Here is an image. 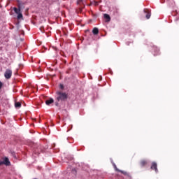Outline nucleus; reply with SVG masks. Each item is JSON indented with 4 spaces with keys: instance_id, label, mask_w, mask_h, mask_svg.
Masks as SVG:
<instances>
[{
    "instance_id": "obj_1",
    "label": "nucleus",
    "mask_w": 179,
    "mask_h": 179,
    "mask_svg": "<svg viewBox=\"0 0 179 179\" xmlns=\"http://www.w3.org/2000/svg\"><path fill=\"white\" fill-rule=\"evenodd\" d=\"M56 100L55 106L58 107L59 106V101H66L68 100V94L66 92H64L62 91H57L56 92Z\"/></svg>"
},
{
    "instance_id": "obj_2",
    "label": "nucleus",
    "mask_w": 179,
    "mask_h": 179,
    "mask_svg": "<svg viewBox=\"0 0 179 179\" xmlns=\"http://www.w3.org/2000/svg\"><path fill=\"white\" fill-rule=\"evenodd\" d=\"M4 77L6 79H10V78H12V70L6 69L4 73Z\"/></svg>"
},
{
    "instance_id": "obj_3",
    "label": "nucleus",
    "mask_w": 179,
    "mask_h": 179,
    "mask_svg": "<svg viewBox=\"0 0 179 179\" xmlns=\"http://www.w3.org/2000/svg\"><path fill=\"white\" fill-rule=\"evenodd\" d=\"M151 170H155V173H158L157 164L156 162H152L150 167Z\"/></svg>"
},
{
    "instance_id": "obj_4",
    "label": "nucleus",
    "mask_w": 179,
    "mask_h": 179,
    "mask_svg": "<svg viewBox=\"0 0 179 179\" xmlns=\"http://www.w3.org/2000/svg\"><path fill=\"white\" fill-rule=\"evenodd\" d=\"M3 164H5V166H10V162L9 161V158L5 157L3 161Z\"/></svg>"
},
{
    "instance_id": "obj_5",
    "label": "nucleus",
    "mask_w": 179,
    "mask_h": 179,
    "mask_svg": "<svg viewBox=\"0 0 179 179\" xmlns=\"http://www.w3.org/2000/svg\"><path fill=\"white\" fill-rule=\"evenodd\" d=\"M54 103V99L50 98V99H48L45 101L46 106H50V104H52Z\"/></svg>"
},
{
    "instance_id": "obj_6",
    "label": "nucleus",
    "mask_w": 179,
    "mask_h": 179,
    "mask_svg": "<svg viewBox=\"0 0 179 179\" xmlns=\"http://www.w3.org/2000/svg\"><path fill=\"white\" fill-rule=\"evenodd\" d=\"M13 10L15 12V13H16L17 15H19V13H20V5H18V8L16 7H14Z\"/></svg>"
},
{
    "instance_id": "obj_7",
    "label": "nucleus",
    "mask_w": 179,
    "mask_h": 179,
    "mask_svg": "<svg viewBox=\"0 0 179 179\" xmlns=\"http://www.w3.org/2000/svg\"><path fill=\"white\" fill-rule=\"evenodd\" d=\"M146 164H148V161L143 159L140 162V166L141 167H145V166H146Z\"/></svg>"
},
{
    "instance_id": "obj_8",
    "label": "nucleus",
    "mask_w": 179,
    "mask_h": 179,
    "mask_svg": "<svg viewBox=\"0 0 179 179\" xmlns=\"http://www.w3.org/2000/svg\"><path fill=\"white\" fill-rule=\"evenodd\" d=\"M115 169L116 171H118L119 173H121L122 174H124V176H128V173H127L126 171H121V170L118 169L117 166H115Z\"/></svg>"
},
{
    "instance_id": "obj_9",
    "label": "nucleus",
    "mask_w": 179,
    "mask_h": 179,
    "mask_svg": "<svg viewBox=\"0 0 179 179\" xmlns=\"http://www.w3.org/2000/svg\"><path fill=\"white\" fill-rule=\"evenodd\" d=\"M103 17L104 19H106L107 22H110V20H111V17H110V15L108 14H104Z\"/></svg>"
},
{
    "instance_id": "obj_10",
    "label": "nucleus",
    "mask_w": 179,
    "mask_h": 179,
    "mask_svg": "<svg viewBox=\"0 0 179 179\" xmlns=\"http://www.w3.org/2000/svg\"><path fill=\"white\" fill-rule=\"evenodd\" d=\"M92 33L93 34H94L95 36L99 34V29L98 28H94L92 30Z\"/></svg>"
},
{
    "instance_id": "obj_11",
    "label": "nucleus",
    "mask_w": 179,
    "mask_h": 179,
    "mask_svg": "<svg viewBox=\"0 0 179 179\" xmlns=\"http://www.w3.org/2000/svg\"><path fill=\"white\" fill-rule=\"evenodd\" d=\"M15 107L16 108H20V107H22V103H20V102H16V103H15Z\"/></svg>"
},
{
    "instance_id": "obj_12",
    "label": "nucleus",
    "mask_w": 179,
    "mask_h": 179,
    "mask_svg": "<svg viewBox=\"0 0 179 179\" xmlns=\"http://www.w3.org/2000/svg\"><path fill=\"white\" fill-rule=\"evenodd\" d=\"M23 17V15H22V13H20L17 14V19H22Z\"/></svg>"
},
{
    "instance_id": "obj_13",
    "label": "nucleus",
    "mask_w": 179,
    "mask_h": 179,
    "mask_svg": "<svg viewBox=\"0 0 179 179\" xmlns=\"http://www.w3.org/2000/svg\"><path fill=\"white\" fill-rule=\"evenodd\" d=\"M145 17H146V19H150V13H147Z\"/></svg>"
},
{
    "instance_id": "obj_14",
    "label": "nucleus",
    "mask_w": 179,
    "mask_h": 179,
    "mask_svg": "<svg viewBox=\"0 0 179 179\" xmlns=\"http://www.w3.org/2000/svg\"><path fill=\"white\" fill-rule=\"evenodd\" d=\"M59 88H60L62 90H64V85L60 84V85H59Z\"/></svg>"
},
{
    "instance_id": "obj_15",
    "label": "nucleus",
    "mask_w": 179,
    "mask_h": 179,
    "mask_svg": "<svg viewBox=\"0 0 179 179\" xmlns=\"http://www.w3.org/2000/svg\"><path fill=\"white\" fill-rule=\"evenodd\" d=\"M18 5H20V8L21 10L22 7L23 6V4H22V3H19Z\"/></svg>"
},
{
    "instance_id": "obj_16",
    "label": "nucleus",
    "mask_w": 179,
    "mask_h": 179,
    "mask_svg": "<svg viewBox=\"0 0 179 179\" xmlns=\"http://www.w3.org/2000/svg\"><path fill=\"white\" fill-rule=\"evenodd\" d=\"M0 166H3V161H0Z\"/></svg>"
},
{
    "instance_id": "obj_17",
    "label": "nucleus",
    "mask_w": 179,
    "mask_h": 179,
    "mask_svg": "<svg viewBox=\"0 0 179 179\" xmlns=\"http://www.w3.org/2000/svg\"><path fill=\"white\" fill-rule=\"evenodd\" d=\"M2 83L1 82H0V89H2Z\"/></svg>"
},
{
    "instance_id": "obj_18",
    "label": "nucleus",
    "mask_w": 179,
    "mask_h": 179,
    "mask_svg": "<svg viewBox=\"0 0 179 179\" xmlns=\"http://www.w3.org/2000/svg\"><path fill=\"white\" fill-rule=\"evenodd\" d=\"M173 16H176V12H173Z\"/></svg>"
},
{
    "instance_id": "obj_19",
    "label": "nucleus",
    "mask_w": 179,
    "mask_h": 179,
    "mask_svg": "<svg viewBox=\"0 0 179 179\" xmlns=\"http://www.w3.org/2000/svg\"><path fill=\"white\" fill-rule=\"evenodd\" d=\"M78 2H83V0H78Z\"/></svg>"
},
{
    "instance_id": "obj_20",
    "label": "nucleus",
    "mask_w": 179,
    "mask_h": 179,
    "mask_svg": "<svg viewBox=\"0 0 179 179\" xmlns=\"http://www.w3.org/2000/svg\"><path fill=\"white\" fill-rule=\"evenodd\" d=\"M144 12H145V13H146V10H144Z\"/></svg>"
},
{
    "instance_id": "obj_21",
    "label": "nucleus",
    "mask_w": 179,
    "mask_h": 179,
    "mask_svg": "<svg viewBox=\"0 0 179 179\" xmlns=\"http://www.w3.org/2000/svg\"><path fill=\"white\" fill-rule=\"evenodd\" d=\"M17 1L19 2V0H17Z\"/></svg>"
}]
</instances>
